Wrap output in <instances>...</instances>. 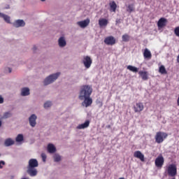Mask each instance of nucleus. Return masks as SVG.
<instances>
[{"label": "nucleus", "mask_w": 179, "mask_h": 179, "mask_svg": "<svg viewBox=\"0 0 179 179\" xmlns=\"http://www.w3.org/2000/svg\"><path fill=\"white\" fill-rule=\"evenodd\" d=\"M2 125V122L0 121V127Z\"/></svg>", "instance_id": "obj_44"}, {"label": "nucleus", "mask_w": 179, "mask_h": 179, "mask_svg": "<svg viewBox=\"0 0 179 179\" xmlns=\"http://www.w3.org/2000/svg\"><path fill=\"white\" fill-rule=\"evenodd\" d=\"M118 23H121V19L116 20V24H118Z\"/></svg>", "instance_id": "obj_40"}, {"label": "nucleus", "mask_w": 179, "mask_h": 179, "mask_svg": "<svg viewBox=\"0 0 179 179\" xmlns=\"http://www.w3.org/2000/svg\"><path fill=\"white\" fill-rule=\"evenodd\" d=\"M5 146H12V145H15V141L12 138H7L4 143Z\"/></svg>", "instance_id": "obj_23"}, {"label": "nucleus", "mask_w": 179, "mask_h": 179, "mask_svg": "<svg viewBox=\"0 0 179 179\" xmlns=\"http://www.w3.org/2000/svg\"><path fill=\"white\" fill-rule=\"evenodd\" d=\"M143 55L145 58H152V53L148 48L145 49Z\"/></svg>", "instance_id": "obj_25"}, {"label": "nucleus", "mask_w": 179, "mask_h": 179, "mask_svg": "<svg viewBox=\"0 0 179 179\" xmlns=\"http://www.w3.org/2000/svg\"><path fill=\"white\" fill-rule=\"evenodd\" d=\"M3 166H5V162L0 161V169H3Z\"/></svg>", "instance_id": "obj_37"}, {"label": "nucleus", "mask_w": 179, "mask_h": 179, "mask_svg": "<svg viewBox=\"0 0 179 179\" xmlns=\"http://www.w3.org/2000/svg\"><path fill=\"white\" fill-rule=\"evenodd\" d=\"M52 106V102L51 101H47L46 102L44 103L43 107L44 108H50Z\"/></svg>", "instance_id": "obj_30"}, {"label": "nucleus", "mask_w": 179, "mask_h": 179, "mask_svg": "<svg viewBox=\"0 0 179 179\" xmlns=\"http://www.w3.org/2000/svg\"><path fill=\"white\" fill-rule=\"evenodd\" d=\"M99 24L100 27L107 26V24H108V20H107L106 19H101L99 20Z\"/></svg>", "instance_id": "obj_24"}, {"label": "nucleus", "mask_w": 179, "mask_h": 179, "mask_svg": "<svg viewBox=\"0 0 179 179\" xmlns=\"http://www.w3.org/2000/svg\"><path fill=\"white\" fill-rule=\"evenodd\" d=\"M8 71H9V73H10L12 72V69L8 68Z\"/></svg>", "instance_id": "obj_42"}, {"label": "nucleus", "mask_w": 179, "mask_h": 179, "mask_svg": "<svg viewBox=\"0 0 179 179\" xmlns=\"http://www.w3.org/2000/svg\"><path fill=\"white\" fill-rule=\"evenodd\" d=\"M126 7H127L126 10L129 13H132V12H135V4L131 3V4L126 5Z\"/></svg>", "instance_id": "obj_19"}, {"label": "nucleus", "mask_w": 179, "mask_h": 179, "mask_svg": "<svg viewBox=\"0 0 179 179\" xmlns=\"http://www.w3.org/2000/svg\"><path fill=\"white\" fill-rule=\"evenodd\" d=\"M26 24V23L24 22H23V26H24Z\"/></svg>", "instance_id": "obj_46"}, {"label": "nucleus", "mask_w": 179, "mask_h": 179, "mask_svg": "<svg viewBox=\"0 0 179 179\" xmlns=\"http://www.w3.org/2000/svg\"><path fill=\"white\" fill-rule=\"evenodd\" d=\"M59 76H61V72L53 73L46 76L43 80V86H49V85H52V83L57 82Z\"/></svg>", "instance_id": "obj_2"}, {"label": "nucleus", "mask_w": 179, "mask_h": 179, "mask_svg": "<svg viewBox=\"0 0 179 179\" xmlns=\"http://www.w3.org/2000/svg\"><path fill=\"white\" fill-rule=\"evenodd\" d=\"M41 2H45V0H41Z\"/></svg>", "instance_id": "obj_45"}, {"label": "nucleus", "mask_w": 179, "mask_h": 179, "mask_svg": "<svg viewBox=\"0 0 179 179\" xmlns=\"http://www.w3.org/2000/svg\"><path fill=\"white\" fill-rule=\"evenodd\" d=\"M83 64L86 69H89V68L92 66V64H93V60H92V58L89 56H84L83 59Z\"/></svg>", "instance_id": "obj_5"}, {"label": "nucleus", "mask_w": 179, "mask_h": 179, "mask_svg": "<svg viewBox=\"0 0 179 179\" xmlns=\"http://www.w3.org/2000/svg\"><path fill=\"white\" fill-rule=\"evenodd\" d=\"M48 152L49 153H55L57 152V148L52 143H50L48 145Z\"/></svg>", "instance_id": "obj_18"}, {"label": "nucleus", "mask_w": 179, "mask_h": 179, "mask_svg": "<svg viewBox=\"0 0 179 179\" xmlns=\"http://www.w3.org/2000/svg\"><path fill=\"white\" fill-rule=\"evenodd\" d=\"M93 93V87L92 85H83L80 87L78 92V99H84L86 97H90Z\"/></svg>", "instance_id": "obj_1"}, {"label": "nucleus", "mask_w": 179, "mask_h": 179, "mask_svg": "<svg viewBox=\"0 0 179 179\" xmlns=\"http://www.w3.org/2000/svg\"><path fill=\"white\" fill-rule=\"evenodd\" d=\"M21 179H23V178H21Z\"/></svg>", "instance_id": "obj_49"}, {"label": "nucleus", "mask_w": 179, "mask_h": 179, "mask_svg": "<svg viewBox=\"0 0 179 179\" xmlns=\"http://www.w3.org/2000/svg\"><path fill=\"white\" fill-rule=\"evenodd\" d=\"M159 72L162 75L167 73V71H166V67H164V66H161L159 69Z\"/></svg>", "instance_id": "obj_31"}, {"label": "nucleus", "mask_w": 179, "mask_h": 179, "mask_svg": "<svg viewBox=\"0 0 179 179\" xmlns=\"http://www.w3.org/2000/svg\"><path fill=\"white\" fill-rule=\"evenodd\" d=\"M10 117H12V113L10 112H6L3 115V118H10Z\"/></svg>", "instance_id": "obj_34"}, {"label": "nucleus", "mask_w": 179, "mask_h": 179, "mask_svg": "<svg viewBox=\"0 0 179 179\" xmlns=\"http://www.w3.org/2000/svg\"><path fill=\"white\" fill-rule=\"evenodd\" d=\"M99 103H100V107H102L103 106V103L99 102Z\"/></svg>", "instance_id": "obj_43"}, {"label": "nucleus", "mask_w": 179, "mask_h": 179, "mask_svg": "<svg viewBox=\"0 0 179 179\" xmlns=\"http://www.w3.org/2000/svg\"><path fill=\"white\" fill-rule=\"evenodd\" d=\"M166 171L169 177H176L177 176V166L176 164H170L167 167Z\"/></svg>", "instance_id": "obj_3"}, {"label": "nucleus", "mask_w": 179, "mask_h": 179, "mask_svg": "<svg viewBox=\"0 0 179 179\" xmlns=\"http://www.w3.org/2000/svg\"><path fill=\"white\" fill-rule=\"evenodd\" d=\"M23 96H30V89L29 87H24L23 88Z\"/></svg>", "instance_id": "obj_28"}, {"label": "nucleus", "mask_w": 179, "mask_h": 179, "mask_svg": "<svg viewBox=\"0 0 179 179\" xmlns=\"http://www.w3.org/2000/svg\"><path fill=\"white\" fill-rule=\"evenodd\" d=\"M15 141L16 142H22L23 141V134H18Z\"/></svg>", "instance_id": "obj_33"}, {"label": "nucleus", "mask_w": 179, "mask_h": 179, "mask_svg": "<svg viewBox=\"0 0 179 179\" xmlns=\"http://www.w3.org/2000/svg\"><path fill=\"white\" fill-rule=\"evenodd\" d=\"M169 135L166 133L159 131L155 135V142L157 143H162V142L167 138Z\"/></svg>", "instance_id": "obj_4"}, {"label": "nucleus", "mask_w": 179, "mask_h": 179, "mask_svg": "<svg viewBox=\"0 0 179 179\" xmlns=\"http://www.w3.org/2000/svg\"><path fill=\"white\" fill-rule=\"evenodd\" d=\"M90 23V20L89 18L84 20L83 21L77 22L78 26L81 27V29H85V28L87 27V26H89Z\"/></svg>", "instance_id": "obj_10"}, {"label": "nucleus", "mask_w": 179, "mask_h": 179, "mask_svg": "<svg viewBox=\"0 0 179 179\" xmlns=\"http://www.w3.org/2000/svg\"><path fill=\"white\" fill-rule=\"evenodd\" d=\"M0 17H2L6 23L10 24V17L9 15L0 13Z\"/></svg>", "instance_id": "obj_20"}, {"label": "nucleus", "mask_w": 179, "mask_h": 179, "mask_svg": "<svg viewBox=\"0 0 179 179\" xmlns=\"http://www.w3.org/2000/svg\"><path fill=\"white\" fill-rule=\"evenodd\" d=\"M122 41H124L125 43L129 41V35L125 34L122 36Z\"/></svg>", "instance_id": "obj_32"}, {"label": "nucleus", "mask_w": 179, "mask_h": 179, "mask_svg": "<svg viewBox=\"0 0 179 179\" xmlns=\"http://www.w3.org/2000/svg\"><path fill=\"white\" fill-rule=\"evenodd\" d=\"M27 173L29 177H37L38 170H37V168H27Z\"/></svg>", "instance_id": "obj_8"}, {"label": "nucleus", "mask_w": 179, "mask_h": 179, "mask_svg": "<svg viewBox=\"0 0 179 179\" xmlns=\"http://www.w3.org/2000/svg\"><path fill=\"white\" fill-rule=\"evenodd\" d=\"M32 50H33L34 52H36V51H37V47L36 46H34Z\"/></svg>", "instance_id": "obj_39"}, {"label": "nucleus", "mask_w": 179, "mask_h": 179, "mask_svg": "<svg viewBox=\"0 0 179 179\" xmlns=\"http://www.w3.org/2000/svg\"><path fill=\"white\" fill-rule=\"evenodd\" d=\"M90 125V121L86 120L84 123L78 124L76 127V129H85L86 128H89Z\"/></svg>", "instance_id": "obj_14"}, {"label": "nucleus", "mask_w": 179, "mask_h": 179, "mask_svg": "<svg viewBox=\"0 0 179 179\" xmlns=\"http://www.w3.org/2000/svg\"><path fill=\"white\" fill-rule=\"evenodd\" d=\"M58 45L60 48L66 47V39L64 36H60L57 41Z\"/></svg>", "instance_id": "obj_13"}, {"label": "nucleus", "mask_w": 179, "mask_h": 179, "mask_svg": "<svg viewBox=\"0 0 179 179\" xmlns=\"http://www.w3.org/2000/svg\"><path fill=\"white\" fill-rule=\"evenodd\" d=\"M38 167V161L36 159H31L29 160L27 168L36 169Z\"/></svg>", "instance_id": "obj_9"}, {"label": "nucleus", "mask_w": 179, "mask_h": 179, "mask_svg": "<svg viewBox=\"0 0 179 179\" xmlns=\"http://www.w3.org/2000/svg\"><path fill=\"white\" fill-rule=\"evenodd\" d=\"M3 103V99L1 96H0V104H2Z\"/></svg>", "instance_id": "obj_38"}, {"label": "nucleus", "mask_w": 179, "mask_h": 179, "mask_svg": "<svg viewBox=\"0 0 179 179\" xmlns=\"http://www.w3.org/2000/svg\"><path fill=\"white\" fill-rule=\"evenodd\" d=\"M166 24H167V19L164 17L160 18L157 22L158 27H164Z\"/></svg>", "instance_id": "obj_17"}, {"label": "nucleus", "mask_w": 179, "mask_h": 179, "mask_svg": "<svg viewBox=\"0 0 179 179\" xmlns=\"http://www.w3.org/2000/svg\"><path fill=\"white\" fill-rule=\"evenodd\" d=\"M107 128H110V125L107 126Z\"/></svg>", "instance_id": "obj_47"}, {"label": "nucleus", "mask_w": 179, "mask_h": 179, "mask_svg": "<svg viewBox=\"0 0 179 179\" xmlns=\"http://www.w3.org/2000/svg\"><path fill=\"white\" fill-rule=\"evenodd\" d=\"M79 100L83 101L82 103V106L84 107H90L92 106V103H93V99L90 96H87L85 98H80Z\"/></svg>", "instance_id": "obj_6"}, {"label": "nucleus", "mask_w": 179, "mask_h": 179, "mask_svg": "<svg viewBox=\"0 0 179 179\" xmlns=\"http://www.w3.org/2000/svg\"><path fill=\"white\" fill-rule=\"evenodd\" d=\"M174 33L176 36H177V37H179V27H177L176 28H175Z\"/></svg>", "instance_id": "obj_35"}, {"label": "nucleus", "mask_w": 179, "mask_h": 179, "mask_svg": "<svg viewBox=\"0 0 179 179\" xmlns=\"http://www.w3.org/2000/svg\"><path fill=\"white\" fill-rule=\"evenodd\" d=\"M134 108L136 113H141V111H143V108H144L143 103H136V106H134Z\"/></svg>", "instance_id": "obj_15"}, {"label": "nucleus", "mask_w": 179, "mask_h": 179, "mask_svg": "<svg viewBox=\"0 0 179 179\" xmlns=\"http://www.w3.org/2000/svg\"><path fill=\"white\" fill-rule=\"evenodd\" d=\"M138 74L142 78L143 80H148V71H139Z\"/></svg>", "instance_id": "obj_21"}, {"label": "nucleus", "mask_w": 179, "mask_h": 179, "mask_svg": "<svg viewBox=\"0 0 179 179\" xmlns=\"http://www.w3.org/2000/svg\"><path fill=\"white\" fill-rule=\"evenodd\" d=\"M164 164V158L162 156H159L155 159V166L156 167H163Z\"/></svg>", "instance_id": "obj_12"}, {"label": "nucleus", "mask_w": 179, "mask_h": 179, "mask_svg": "<svg viewBox=\"0 0 179 179\" xmlns=\"http://www.w3.org/2000/svg\"><path fill=\"white\" fill-rule=\"evenodd\" d=\"M127 69H129V71H131V72H134L135 73H136V72H138V68L131 65L128 66Z\"/></svg>", "instance_id": "obj_29"}, {"label": "nucleus", "mask_w": 179, "mask_h": 179, "mask_svg": "<svg viewBox=\"0 0 179 179\" xmlns=\"http://www.w3.org/2000/svg\"><path fill=\"white\" fill-rule=\"evenodd\" d=\"M29 124L31 128H34L37 125V115L36 114H32L29 117Z\"/></svg>", "instance_id": "obj_7"}, {"label": "nucleus", "mask_w": 179, "mask_h": 179, "mask_svg": "<svg viewBox=\"0 0 179 179\" xmlns=\"http://www.w3.org/2000/svg\"><path fill=\"white\" fill-rule=\"evenodd\" d=\"M6 9H9V7H7Z\"/></svg>", "instance_id": "obj_48"}, {"label": "nucleus", "mask_w": 179, "mask_h": 179, "mask_svg": "<svg viewBox=\"0 0 179 179\" xmlns=\"http://www.w3.org/2000/svg\"><path fill=\"white\" fill-rule=\"evenodd\" d=\"M41 157H42V160L43 162H45V160H47V155L44 153H42L41 154Z\"/></svg>", "instance_id": "obj_36"}, {"label": "nucleus", "mask_w": 179, "mask_h": 179, "mask_svg": "<svg viewBox=\"0 0 179 179\" xmlns=\"http://www.w3.org/2000/svg\"><path fill=\"white\" fill-rule=\"evenodd\" d=\"M104 43L106 45H114L115 44V38L114 36H108L104 39Z\"/></svg>", "instance_id": "obj_11"}, {"label": "nucleus", "mask_w": 179, "mask_h": 179, "mask_svg": "<svg viewBox=\"0 0 179 179\" xmlns=\"http://www.w3.org/2000/svg\"><path fill=\"white\" fill-rule=\"evenodd\" d=\"M134 157L140 159L141 162H145V155L141 151H136L134 154Z\"/></svg>", "instance_id": "obj_16"}, {"label": "nucleus", "mask_w": 179, "mask_h": 179, "mask_svg": "<svg viewBox=\"0 0 179 179\" xmlns=\"http://www.w3.org/2000/svg\"><path fill=\"white\" fill-rule=\"evenodd\" d=\"M21 96H23V88L21 89Z\"/></svg>", "instance_id": "obj_41"}, {"label": "nucleus", "mask_w": 179, "mask_h": 179, "mask_svg": "<svg viewBox=\"0 0 179 179\" xmlns=\"http://www.w3.org/2000/svg\"><path fill=\"white\" fill-rule=\"evenodd\" d=\"M22 24H23V20H17L13 23V26L14 27H20V26H22Z\"/></svg>", "instance_id": "obj_22"}, {"label": "nucleus", "mask_w": 179, "mask_h": 179, "mask_svg": "<svg viewBox=\"0 0 179 179\" xmlns=\"http://www.w3.org/2000/svg\"><path fill=\"white\" fill-rule=\"evenodd\" d=\"M53 159H54V162H55L56 163H58L59 162H61L62 157H61V155H59V154H55L53 155Z\"/></svg>", "instance_id": "obj_27"}, {"label": "nucleus", "mask_w": 179, "mask_h": 179, "mask_svg": "<svg viewBox=\"0 0 179 179\" xmlns=\"http://www.w3.org/2000/svg\"><path fill=\"white\" fill-rule=\"evenodd\" d=\"M110 8L112 12H115V10H117V3H115V1H113L110 3Z\"/></svg>", "instance_id": "obj_26"}]
</instances>
